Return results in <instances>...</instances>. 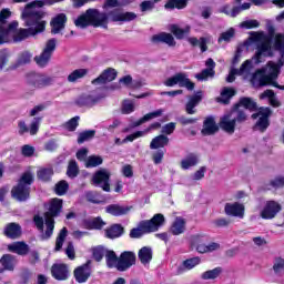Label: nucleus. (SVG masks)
Masks as SVG:
<instances>
[{"label":"nucleus","mask_w":284,"mask_h":284,"mask_svg":"<svg viewBox=\"0 0 284 284\" xmlns=\"http://www.w3.org/2000/svg\"><path fill=\"white\" fill-rule=\"evenodd\" d=\"M61 1L63 0H34L26 4L21 17L29 29H18L19 22L17 21L9 23L8 28L0 27V44L8 43L10 39H13L16 42L23 41V39L43 32L45 30V21L43 20L45 12H43V6H53V3Z\"/></svg>","instance_id":"f257e3e1"},{"label":"nucleus","mask_w":284,"mask_h":284,"mask_svg":"<svg viewBox=\"0 0 284 284\" xmlns=\"http://www.w3.org/2000/svg\"><path fill=\"white\" fill-rule=\"evenodd\" d=\"M274 48L280 52L281 59L277 63L270 61L266 67L256 70L250 78L254 88H263L265 85H273L277 90H284V85L278 84L276 79L281 74V68L284 65V34L277 33L274 40Z\"/></svg>","instance_id":"f03ea898"},{"label":"nucleus","mask_w":284,"mask_h":284,"mask_svg":"<svg viewBox=\"0 0 284 284\" xmlns=\"http://www.w3.org/2000/svg\"><path fill=\"white\" fill-rule=\"evenodd\" d=\"M251 43H256V52L252 60L243 62L240 69H237L239 77L244 79H251L252 70H254V62L256 64L263 63V60L267 57H272V43L270 38L263 31L251 32L250 38L244 42L245 48H250Z\"/></svg>","instance_id":"7ed1b4c3"},{"label":"nucleus","mask_w":284,"mask_h":284,"mask_svg":"<svg viewBox=\"0 0 284 284\" xmlns=\"http://www.w3.org/2000/svg\"><path fill=\"white\" fill-rule=\"evenodd\" d=\"M62 207L63 200L55 197L50 201L49 211L44 213L45 231H43V217L34 215L33 223L37 230L41 232L42 241H48L54 233V216H59Z\"/></svg>","instance_id":"20e7f679"},{"label":"nucleus","mask_w":284,"mask_h":284,"mask_svg":"<svg viewBox=\"0 0 284 284\" xmlns=\"http://www.w3.org/2000/svg\"><path fill=\"white\" fill-rule=\"evenodd\" d=\"M165 223V216L158 213L149 221H141L138 227L132 229L130 232L131 239H141L143 234H150V232H158L159 227Z\"/></svg>","instance_id":"39448f33"},{"label":"nucleus","mask_w":284,"mask_h":284,"mask_svg":"<svg viewBox=\"0 0 284 284\" xmlns=\"http://www.w3.org/2000/svg\"><path fill=\"white\" fill-rule=\"evenodd\" d=\"M108 21L105 13L99 12L97 9H88L87 12L80 16L75 21L77 28H88V26H103Z\"/></svg>","instance_id":"423d86ee"},{"label":"nucleus","mask_w":284,"mask_h":284,"mask_svg":"<svg viewBox=\"0 0 284 284\" xmlns=\"http://www.w3.org/2000/svg\"><path fill=\"white\" fill-rule=\"evenodd\" d=\"M34 176L30 172H26L21 178L17 186L11 191L13 199L17 201H26L30 196V185H32Z\"/></svg>","instance_id":"0eeeda50"},{"label":"nucleus","mask_w":284,"mask_h":284,"mask_svg":"<svg viewBox=\"0 0 284 284\" xmlns=\"http://www.w3.org/2000/svg\"><path fill=\"white\" fill-rule=\"evenodd\" d=\"M207 241V237L204 235H193L191 236V245L196 248L200 254H207V252H216L221 250V244L212 242L209 245H205L204 242Z\"/></svg>","instance_id":"6e6552de"},{"label":"nucleus","mask_w":284,"mask_h":284,"mask_svg":"<svg viewBox=\"0 0 284 284\" xmlns=\"http://www.w3.org/2000/svg\"><path fill=\"white\" fill-rule=\"evenodd\" d=\"M241 108H244V110H256V102H254L250 98H242L239 102V104L235 105V110L232 112L235 116V122L243 123L244 121H247V114L245 111L241 110Z\"/></svg>","instance_id":"1a4fd4ad"},{"label":"nucleus","mask_w":284,"mask_h":284,"mask_svg":"<svg viewBox=\"0 0 284 284\" xmlns=\"http://www.w3.org/2000/svg\"><path fill=\"white\" fill-rule=\"evenodd\" d=\"M164 85H166V88H174V85H179L180 88H186V90H194V82L190 81V78H187V73L185 72H179L166 79L164 81Z\"/></svg>","instance_id":"9d476101"},{"label":"nucleus","mask_w":284,"mask_h":284,"mask_svg":"<svg viewBox=\"0 0 284 284\" xmlns=\"http://www.w3.org/2000/svg\"><path fill=\"white\" fill-rule=\"evenodd\" d=\"M27 83L36 89L48 88V85L54 83V78L41 73H31L27 78Z\"/></svg>","instance_id":"9b49d317"},{"label":"nucleus","mask_w":284,"mask_h":284,"mask_svg":"<svg viewBox=\"0 0 284 284\" xmlns=\"http://www.w3.org/2000/svg\"><path fill=\"white\" fill-rule=\"evenodd\" d=\"M102 99H105L104 93L93 91L90 94L80 95L75 100V105H79V108H93V105H97Z\"/></svg>","instance_id":"f8f14e48"},{"label":"nucleus","mask_w":284,"mask_h":284,"mask_svg":"<svg viewBox=\"0 0 284 284\" xmlns=\"http://www.w3.org/2000/svg\"><path fill=\"white\" fill-rule=\"evenodd\" d=\"M270 116H272L271 108H261L255 114L252 115V119H257L255 123V130L260 132H265L270 128Z\"/></svg>","instance_id":"ddd939ff"},{"label":"nucleus","mask_w":284,"mask_h":284,"mask_svg":"<svg viewBox=\"0 0 284 284\" xmlns=\"http://www.w3.org/2000/svg\"><path fill=\"white\" fill-rule=\"evenodd\" d=\"M283 207L281 204L274 200L266 201L260 211L261 219L265 221H272V219H276L278 212H281Z\"/></svg>","instance_id":"4468645a"},{"label":"nucleus","mask_w":284,"mask_h":284,"mask_svg":"<svg viewBox=\"0 0 284 284\" xmlns=\"http://www.w3.org/2000/svg\"><path fill=\"white\" fill-rule=\"evenodd\" d=\"M54 50H57V40L55 39H50L47 42L45 48L42 51V53L34 58L36 63L40 68H45V65H48V63L50 62V59L52 57V52H54Z\"/></svg>","instance_id":"2eb2a0df"},{"label":"nucleus","mask_w":284,"mask_h":284,"mask_svg":"<svg viewBox=\"0 0 284 284\" xmlns=\"http://www.w3.org/2000/svg\"><path fill=\"white\" fill-rule=\"evenodd\" d=\"M95 187H102L104 192H110V173L105 169L97 171L92 176Z\"/></svg>","instance_id":"dca6fc26"},{"label":"nucleus","mask_w":284,"mask_h":284,"mask_svg":"<svg viewBox=\"0 0 284 284\" xmlns=\"http://www.w3.org/2000/svg\"><path fill=\"white\" fill-rule=\"evenodd\" d=\"M136 263V255L132 252H123L118 258V272H125Z\"/></svg>","instance_id":"f3484780"},{"label":"nucleus","mask_w":284,"mask_h":284,"mask_svg":"<svg viewBox=\"0 0 284 284\" xmlns=\"http://www.w3.org/2000/svg\"><path fill=\"white\" fill-rule=\"evenodd\" d=\"M220 128L227 134H234L236 130V115H234V112L226 113L221 118Z\"/></svg>","instance_id":"a211bd4d"},{"label":"nucleus","mask_w":284,"mask_h":284,"mask_svg":"<svg viewBox=\"0 0 284 284\" xmlns=\"http://www.w3.org/2000/svg\"><path fill=\"white\" fill-rule=\"evenodd\" d=\"M41 121H43V118H39V116L33 118L29 128H28V124H26L24 121H20L18 123L19 134H26V132H29L31 134V136H34V134H37V132H39Z\"/></svg>","instance_id":"6ab92c4d"},{"label":"nucleus","mask_w":284,"mask_h":284,"mask_svg":"<svg viewBox=\"0 0 284 284\" xmlns=\"http://www.w3.org/2000/svg\"><path fill=\"white\" fill-rule=\"evenodd\" d=\"M224 212L227 216H235L236 219H244L245 217V205L234 202V203H226L224 206Z\"/></svg>","instance_id":"aec40b11"},{"label":"nucleus","mask_w":284,"mask_h":284,"mask_svg":"<svg viewBox=\"0 0 284 284\" xmlns=\"http://www.w3.org/2000/svg\"><path fill=\"white\" fill-rule=\"evenodd\" d=\"M74 278L77 281V283H87L88 278H90V276H92V268H90V262L78 266L74 272Z\"/></svg>","instance_id":"412c9836"},{"label":"nucleus","mask_w":284,"mask_h":284,"mask_svg":"<svg viewBox=\"0 0 284 284\" xmlns=\"http://www.w3.org/2000/svg\"><path fill=\"white\" fill-rule=\"evenodd\" d=\"M51 275L55 278V281H68L70 270L65 264H53L51 267Z\"/></svg>","instance_id":"4be33fe9"},{"label":"nucleus","mask_w":284,"mask_h":284,"mask_svg":"<svg viewBox=\"0 0 284 284\" xmlns=\"http://www.w3.org/2000/svg\"><path fill=\"white\" fill-rule=\"evenodd\" d=\"M205 65L207 69H204L201 73L195 74V79H197V81H207V79H212L214 77V68H216V62H214L212 58H209Z\"/></svg>","instance_id":"5701e85b"},{"label":"nucleus","mask_w":284,"mask_h":284,"mask_svg":"<svg viewBox=\"0 0 284 284\" xmlns=\"http://www.w3.org/2000/svg\"><path fill=\"white\" fill-rule=\"evenodd\" d=\"M113 21H134L136 19V13L134 12H122L121 9H115L108 13Z\"/></svg>","instance_id":"b1692460"},{"label":"nucleus","mask_w":284,"mask_h":284,"mask_svg":"<svg viewBox=\"0 0 284 284\" xmlns=\"http://www.w3.org/2000/svg\"><path fill=\"white\" fill-rule=\"evenodd\" d=\"M116 79V71L114 69L105 70L100 77L92 81L93 85H103L105 83H110Z\"/></svg>","instance_id":"393cba45"},{"label":"nucleus","mask_w":284,"mask_h":284,"mask_svg":"<svg viewBox=\"0 0 284 284\" xmlns=\"http://www.w3.org/2000/svg\"><path fill=\"white\" fill-rule=\"evenodd\" d=\"M68 21V18L64 13H59L55 16L51 21V32L52 34H59L63 28H65V22Z\"/></svg>","instance_id":"a878e982"},{"label":"nucleus","mask_w":284,"mask_h":284,"mask_svg":"<svg viewBox=\"0 0 284 284\" xmlns=\"http://www.w3.org/2000/svg\"><path fill=\"white\" fill-rule=\"evenodd\" d=\"M159 128H161V124L159 122H154L146 130L138 131L133 134L128 135L123 140V143H128V142L132 143V141H135V139H141V136H145L149 132H152V130H159Z\"/></svg>","instance_id":"bb28decb"},{"label":"nucleus","mask_w":284,"mask_h":284,"mask_svg":"<svg viewBox=\"0 0 284 284\" xmlns=\"http://www.w3.org/2000/svg\"><path fill=\"white\" fill-rule=\"evenodd\" d=\"M216 132H219V126L216 125L214 118H206L203 123L202 134H204V136H210L216 134Z\"/></svg>","instance_id":"cd10ccee"},{"label":"nucleus","mask_w":284,"mask_h":284,"mask_svg":"<svg viewBox=\"0 0 284 284\" xmlns=\"http://www.w3.org/2000/svg\"><path fill=\"white\" fill-rule=\"evenodd\" d=\"M106 214L111 216H123L130 212V206H121L119 204H110L105 207Z\"/></svg>","instance_id":"c85d7f7f"},{"label":"nucleus","mask_w":284,"mask_h":284,"mask_svg":"<svg viewBox=\"0 0 284 284\" xmlns=\"http://www.w3.org/2000/svg\"><path fill=\"white\" fill-rule=\"evenodd\" d=\"M163 112L165 110L159 109L153 112L146 113L143 118L132 124V128H139V125H143V123H148V121H152V119H159V116H163Z\"/></svg>","instance_id":"c756f323"},{"label":"nucleus","mask_w":284,"mask_h":284,"mask_svg":"<svg viewBox=\"0 0 284 284\" xmlns=\"http://www.w3.org/2000/svg\"><path fill=\"white\" fill-rule=\"evenodd\" d=\"M88 69H75L68 74L67 81L68 83H79L81 79L88 77Z\"/></svg>","instance_id":"7c9ffc66"},{"label":"nucleus","mask_w":284,"mask_h":284,"mask_svg":"<svg viewBox=\"0 0 284 284\" xmlns=\"http://www.w3.org/2000/svg\"><path fill=\"white\" fill-rule=\"evenodd\" d=\"M152 41H154V43H166V45H170V47L176 45V41H174V37H172L171 33H165V32L153 36Z\"/></svg>","instance_id":"2f4dec72"},{"label":"nucleus","mask_w":284,"mask_h":284,"mask_svg":"<svg viewBox=\"0 0 284 284\" xmlns=\"http://www.w3.org/2000/svg\"><path fill=\"white\" fill-rule=\"evenodd\" d=\"M203 99V93L197 92L195 95L191 97L189 102L186 103L185 110L187 114H195L196 108L199 103H201V100Z\"/></svg>","instance_id":"473e14b6"},{"label":"nucleus","mask_w":284,"mask_h":284,"mask_svg":"<svg viewBox=\"0 0 284 284\" xmlns=\"http://www.w3.org/2000/svg\"><path fill=\"white\" fill-rule=\"evenodd\" d=\"M170 232L174 236H179L180 234H183V232H185V219L176 217L171 225Z\"/></svg>","instance_id":"72a5a7b5"},{"label":"nucleus","mask_w":284,"mask_h":284,"mask_svg":"<svg viewBox=\"0 0 284 284\" xmlns=\"http://www.w3.org/2000/svg\"><path fill=\"white\" fill-rule=\"evenodd\" d=\"M195 165H199V155H196L195 153H189L181 161L182 170H190V168H194Z\"/></svg>","instance_id":"f704fd0d"},{"label":"nucleus","mask_w":284,"mask_h":284,"mask_svg":"<svg viewBox=\"0 0 284 284\" xmlns=\"http://www.w3.org/2000/svg\"><path fill=\"white\" fill-rule=\"evenodd\" d=\"M9 252H13V254H19L20 256H24L28 254L29 247L24 242H14L13 244L8 245Z\"/></svg>","instance_id":"c9c22d12"},{"label":"nucleus","mask_w":284,"mask_h":284,"mask_svg":"<svg viewBox=\"0 0 284 284\" xmlns=\"http://www.w3.org/2000/svg\"><path fill=\"white\" fill-rule=\"evenodd\" d=\"M4 234L8 239H19V236H21V225L9 223L4 229Z\"/></svg>","instance_id":"e433bc0d"},{"label":"nucleus","mask_w":284,"mask_h":284,"mask_svg":"<svg viewBox=\"0 0 284 284\" xmlns=\"http://www.w3.org/2000/svg\"><path fill=\"white\" fill-rule=\"evenodd\" d=\"M260 99H268L270 105L272 108H281V101L276 98V94L272 90H266L262 94H260Z\"/></svg>","instance_id":"4c0bfd02"},{"label":"nucleus","mask_w":284,"mask_h":284,"mask_svg":"<svg viewBox=\"0 0 284 284\" xmlns=\"http://www.w3.org/2000/svg\"><path fill=\"white\" fill-rule=\"evenodd\" d=\"M138 257L142 265H149L152 261V248L148 246L142 247L138 253Z\"/></svg>","instance_id":"58836bf2"},{"label":"nucleus","mask_w":284,"mask_h":284,"mask_svg":"<svg viewBox=\"0 0 284 284\" xmlns=\"http://www.w3.org/2000/svg\"><path fill=\"white\" fill-rule=\"evenodd\" d=\"M0 263L4 270H8L9 272L14 271V266L17 265V260L14 256L10 254H6L1 257Z\"/></svg>","instance_id":"ea45409f"},{"label":"nucleus","mask_w":284,"mask_h":284,"mask_svg":"<svg viewBox=\"0 0 284 284\" xmlns=\"http://www.w3.org/2000/svg\"><path fill=\"white\" fill-rule=\"evenodd\" d=\"M170 143V139L165 135L155 136L150 144L151 150H159V148H165Z\"/></svg>","instance_id":"a19ab883"},{"label":"nucleus","mask_w":284,"mask_h":284,"mask_svg":"<svg viewBox=\"0 0 284 284\" xmlns=\"http://www.w3.org/2000/svg\"><path fill=\"white\" fill-rule=\"evenodd\" d=\"M104 256L106 261V266L110 267V270L114 267L118 270L119 257L116 256V253H114V251H105Z\"/></svg>","instance_id":"79ce46f5"},{"label":"nucleus","mask_w":284,"mask_h":284,"mask_svg":"<svg viewBox=\"0 0 284 284\" xmlns=\"http://www.w3.org/2000/svg\"><path fill=\"white\" fill-rule=\"evenodd\" d=\"M223 272V268L221 267H215L210 271H205L204 273L201 274L202 281H214V278H219Z\"/></svg>","instance_id":"37998d69"},{"label":"nucleus","mask_w":284,"mask_h":284,"mask_svg":"<svg viewBox=\"0 0 284 284\" xmlns=\"http://www.w3.org/2000/svg\"><path fill=\"white\" fill-rule=\"evenodd\" d=\"M123 234V226L114 224L105 231L106 239H119Z\"/></svg>","instance_id":"c03bdc74"},{"label":"nucleus","mask_w":284,"mask_h":284,"mask_svg":"<svg viewBox=\"0 0 284 284\" xmlns=\"http://www.w3.org/2000/svg\"><path fill=\"white\" fill-rule=\"evenodd\" d=\"M170 30L176 39H183V37H185V34H190L191 28H190V26H186L184 29H182L176 24H171Z\"/></svg>","instance_id":"a18cd8bd"},{"label":"nucleus","mask_w":284,"mask_h":284,"mask_svg":"<svg viewBox=\"0 0 284 284\" xmlns=\"http://www.w3.org/2000/svg\"><path fill=\"white\" fill-rule=\"evenodd\" d=\"M234 94H236V91H234V89L224 88L221 93V97L217 98V101L220 103H224V105H227V103H230V99H232Z\"/></svg>","instance_id":"49530a36"},{"label":"nucleus","mask_w":284,"mask_h":284,"mask_svg":"<svg viewBox=\"0 0 284 284\" xmlns=\"http://www.w3.org/2000/svg\"><path fill=\"white\" fill-rule=\"evenodd\" d=\"M187 42L193 45V48H196V45H200L202 52H206L207 50V41L205 38L196 39L195 37L187 38Z\"/></svg>","instance_id":"de8ad7c7"},{"label":"nucleus","mask_w":284,"mask_h":284,"mask_svg":"<svg viewBox=\"0 0 284 284\" xmlns=\"http://www.w3.org/2000/svg\"><path fill=\"white\" fill-rule=\"evenodd\" d=\"M87 227L89 230H102L105 227V222L101 217H94L87 222Z\"/></svg>","instance_id":"09e8293b"},{"label":"nucleus","mask_w":284,"mask_h":284,"mask_svg":"<svg viewBox=\"0 0 284 284\" xmlns=\"http://www.w3.org/2000/svg\"><path fill=\"white\" fill-rule=\"evenodd\" d=\"M68 237V229L67 227H63L57 240H55V252H60V250L63 247V243H65V239Z\"/></svg>","instance_id":"8fccbe9b"},{"label":"nucleus","mask_w":284,"mask_h":284,"mask_svg":"<svg viewBox=\"0 0 284 284\" xmlns=\"http://www.w3.org/2000/svg\"><path fill=\"white\" fill-rule=\"evenodd\" d=\"M196 265H201V257H192V258L185 260L182 263V270L183 271L194 270Z\"/></svg>","instance_id":"3c124183"},{"label":"nucleus","mask_w":284,"mask_h":284,"mask_svg":"<svg viewBox=\"0 0 284 284\" xmlns=\"http://www.w3.org/2000/svg\"><path fill=\"white\" fill-rule=\"evenodd\" d=\"M187 6V0H169V2L165 4L166 9L174 10V8H178V10H183Z\"/></svg>","instance_id":"603ef678"},{"label":"nucleus","mask_w":284,"mask_h":284,"mask_svg":"<svg viewBox=\"0 0 284 284\" xmlns=\"http://www.w3.org/2000/svg\"><path fill=\"white\" fill-rule=\"evenodd\" d=\"M103 163V158L99 155H91L85 160V168H98Z\"/></svg>","instance_id":"864d4df0"},{"label":"nucleus","mask_w":284,"mask_h":284,"mask_svg":"<svg viewBox=\"0 0 284 284\" xmlns=\"http://www.w3.org/2000/svg\"><path fill=\"white\" fill-rule=\"evenodd\" d=\"M53 174L52 168L40 169L38 171V179H40V181H50Z\"/></svg>","instance_id":"5fc2aeb1"},{"label":"nucleus","mask_w":284,"mask_h":284,"mask_svg":"<svg viewBox=\"0 0 284 284\" xmlns=\"http://www.w3.org/2000/svg\"><path fill=\"white\" fill-rule=\"evenodd\" d=\"M67 174L70 179H74L79 174V166L77 165V161H70Z\"/></svg>","instance_id":"6e6d98bb"},{"label":"nucleus","mask_w":284,"mask_h":284,"mask_svg":"<svg viewBox=\"0 0 284 284\" xmlns=\"http://www.w3.org/2000/svg\"><path fill=\"white\" fill-rule=\"evenodd\" d=\"M68 187H69V185L65 180L58 182L55 184V194H58V196H63V194H65V192H68Z\"/></svg>","instance_id":"4d7b16f0"},{"label":"nucleus","mask_w":284,"mask_h":284,"mask_svg":"<svg viewBox=\"0 0 284 284\" xmlns=\"http://www.w3.org/2000/svg\"><path fill=\"white\" fill-rule=\"evenodd\" d=\"M10 17H12V12L10 11V9H2L0 11V28H8V24H6V20L10 19Z\"/></svg>","instance_id":"13d9d810"},{"label":"nucleus","mask_w":284,"mask_h":284,"mask_svg":"<svg viewBox=\"0 0 284 284\" xmlns=\"http://www.w3.org/2000/svg\"><path fill=\"white\" fill-rule=\"evenodd\" d=\"M273 270L275 274H281L284 272V260L276 257L274 261Z\"/></svg>","instance_id":"bf43d9fd"},{"label":"nucleus","mask_w":284,"mask_h":284,"mask_svg":"<svg viewBox=\"0 0 284 284\" xmlns=\"http://www.w3.org/2000/svg\"><path fill=\"white\" fill-rule=\"evenodd\" d=\"M94 138V131H84L79 134L78 143H85V141H90V139Z\"/></svg>","instance_id":"052dcab7"},{"label":"nucleus","mask_w":284,"mask_h":284,"mask_svg":"<svg viewBox=\"0 0 284 284\" xmlns=\"http://www.w3.org/2000/svg\"><path fill=\"white\" fill-rule=\"evenodd\" d=\"M132 112H134V102L125 100L122 104V113L132 114Z\"/></svg>","instance_id":"680f3d73"},{"label":"nucleus","mask_w":284,"mask_h":284,"mask_svg":"<svg viewBox=\"0 0 284 284\" xmlns=\"http://www.w3.org/2000/svg\"><path fill=\"white\" fill-rule=\"evenodd\" d=\"M222 12H224V14H227L229 17H236L237 14H241V12H243V9H241V7H234L230 11V7H224L222 9Z\"/></svg>","instance_id":"e2e57ef3"},{"label":"nucleus","mask_w":284,"mask_h":284,"mask_svg":"<svg viewBox=\"0 0 284 284\" xmlns=\"http://www.w3.org/2000/svg\"><path fill=\"white\" fill-rule=\"evenodd\" d=\"M233 38H234V28H231L227 31L221 33L219 38V43H221V41H231Z\"/></svg>","instance_id":"0e129e2a"},{"label":"nucleus","mask_w":284,"mask_h":284,"mask_svg":"<svg viewBox=\"0 0 284 284\" xmlns=\"http://www.w3.org/2000/svg\"><path fill=\"white\" fill-rule=\"evenodd\" d=\"M154 3L153 1H143L140 4L141 12H151V10H154Z\"/></svg>","instance_id":"69168bd1"},{"label":"nucleus","mask_w":284,"mask_h":284,"mask_svg":"<svg viewBox=\"0 0 284 284\" xmlns=\"http://www.w3.org/2000/svg\"><path fill=\"white\" fill-rule=\"evenodd\" d=\"M260 26L261 23L257 22V20H246L241 23V28H246V30H250L252 28H258Z\"/></svg>","instance_id":"338daca9"},{"label":"nucleus","mask_w":284,"mask_h":284,"mask_svg":"<svg viewBox=\"0 0 284 284\" xmlns=\"http://www.w3.org/2000/svg\"><path fill=\"white\" fill-rule=\"evenodd\" d=\"M272 187H284V176H277L271 181Z\"/></svg>","instance_id":"774afa93"}]
</instances>
